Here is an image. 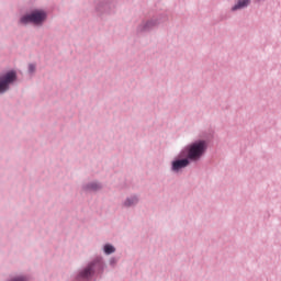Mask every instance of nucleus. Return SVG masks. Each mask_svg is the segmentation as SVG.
<instances>
[{
	"instance_id": "obj_4",
	"label": "nucleus",
	"mask_w": 281,
	"mask_h": 281,
	"mask_svg": "<svg viewBox=\"0 0 281 281\" xmlns=\"http://www.w3.org/2000/svg\"><path fill=\"white\" fill-rule=\"evenodd\" d=\"M190 161L188 159H182V160H176L172 162V170H181V168H186Z\"/></svg>"
},
{
	"instance_id": "obj_6",
	"label": "nucleus",
	"mask_w": 281,
	"mask_h": 281,
	"mask_svg": "<svg viewBox=\"0 0 281 281\" xmlns=\"http://www.w3.org/2000/svg\"><path fill=\"white\" fill-rule=\"evenodd\" d=\"M91 273H93V266L90 265L88 266L81 273V278H89L91 276Z\"/></svg>"
},
{
	"instance_id": "obj_1",
	"label": "nucleus",
	"mask_w": 281,
	"mask_h": 281,
	"mask_svg": "<svg viewBox=\"0 0 281 281\" xmlns=\"http://www.w3.org/2000/svg\"><path fill=\"white\" fill-rule=\"evenodd\" d=\"M205 153V142L200 140L198 143H193L189 147L188 158L192 159V161H196L201 159V156Z\"/></svg>"
},
{
	"instance_id": "obj_9",
	"label": "nucleus",
	"mask_w": 281,
	"mask_h": 281,
	"mask_svg": "<svg viewBox=\"0 0 281 281\" xmlns=\"http://www.w3.org/2000/svg\"><path fill=\"white\" fill-rule=\"evenodd\" d=\"M98 188H100V184H98V183H92L91 184L92 190H98Z\"/></svg>"
},
{
	"instance_id": "obj_2",
	"label": "nucleus",
	"mask_w": 281,
	"mask_h": 281,
	"mask_svg": "<svg viewBox=\"0 0 281 281\" xmlns=\"http://www.w3.org/2000/svg\"><path fill=\"white\" fill-rule=\"evenodd\" d=\"M47 14L45 11H33L31 14H26L21 18V23L27 25V23H34L35 25H40L43 21H45Z\"/></svg>"
},
{
	"instance_id": "obj_10",
	"label": "nucleus",
	"mask_w": 281,
	"mask_h": 281,
	"mask_svg": "<svg viewBox=\"0 0 281 281\" xmlns=\"http://www.w3.org/2000/svg\"><path fill=\"white\" fill-rule=\"evenodd\" d=\"M35 69H36V66H34V65H32V64L29 66V70H30L31 72L34 71Z\"/></svg>"
},
{
	"instance_id": "obj_7",
	"label": "nucleus",
	"mask_w": 281,
	"mask_h": 281,
	"mask_svg": "<svg viewBox=\"0 0 281 281\" xmlns=\"http://www.w3.org/2000/svg\"><path fill=\"white\" fill-rule=\"evenodd\" d=\"M137 203V198L133 196L131 199H127L124 203L125 207H131V205H135Z\"/></svg>"
},
{
	"instance_id": "obj_5",
	"label": "nucleus",
	"mask_w": 281,
	"mask_h": 281,
	"mask_svg": "<svg viewBox=\"0 0 281 281\" xmlns=\"http://www.w3.org/2000/svg\"><path fill=\"white\" fill-rule=\"evenodd\" d=\"M250 0H238L237 3L232 8L233 12L236 10H243V8H247L249 5Z\"/></svg>"
},
{
	"instance_id": "obj_3",
	"label": "nucleus",
	"mask_w": 281,
	"mask_h": 281,
	"mask_svg": "<svg viewBox=\"0 0 281 281\" xmlns=\"http://www.w3.org/2000/svg\"><path fill=\"white\" fill-rule=\"evenodd\" d=\"M14 80H16L15 71H10L7 75L0 77V93H5Z\"/></svg>"
},
{
	"instance_id": "obj_8",
	"label": "nucleus",
	"mask_w": 281,
	"mask_h": 281,
	"mask_svg": "<svg viewBox=\"0 0 281 281\" xmlns=\"http://www.w3.org/2000/svg\"><path fill=\"white\" fill-rule=\"evenodd\" d=\"M104 252L108 255L115 254V247L108 244L104 246Z\"/></svg>"
}]
</instances>
